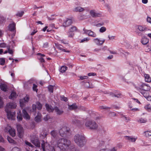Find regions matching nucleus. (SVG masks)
<instances>
[{
  "instance_id": "1",
  "label": "nucleus",
  "mask_w": 151,
  "mask_h": 151,
  "mask_svg": "<svg viewBox=\"0 0 151 151\" xmlns=\"http://www.w3.org/2000/svg\"><path fill=\"white\" fill-rule=\"evenodd\" d=\"M70 141L68 139L61 138L58 140L55 144L53 143L54 151H67L70 147Z\"/></svg>"
},
{
  "instance_id": "2",
  "label": "nucleus",
  "mask_w": 151,
  "mask_h": 151,
  "mask_svg": "<svg viewBox=\"0 0 151 151\" xmlns=\"http://www.w3.org/2000/svg\"><path fill=\"white\" fill-rule=\"evenodd\" d=\"M74 140L75 142L80 147H83L85 143V137L81 135H76L74 137Z\"/></svg>"
},
{
  "instance_id": "3",
  "label": "nucleus",
  "mask_w": 151,
  "mask_h": 151,
  "mask_svg": "<svg viewBox=\"0 0 151 151\" xmlns=\"http://www.w3.org/2000/svg\"><path fill=\"white\" fill-rule=\"evenodd\" d=\"M85 125L89 129L93 130L96 129L98 127V125L94 121H87Z\"/></svg>"
},
{
  "instance_id": "4",
  "label": "nucleus",
  "mask_w": 151,
  "mask_h": 151,
  "mask_svg": "<svg viewBox=\"0 0 151 151\" xmlns=\"http://www.w3.org/2000/svg\"><path fill=\"white\" fill-rule=\"evenodd\" d=\"M30 140L31 142L33 144L36 146L40 147V143L37 136H31Z\"/></svg>"
},
{
  "instance_id": "5",
  "label": "nucleus",
  "mask_w": 151,
  "mask_h": 151,
  "mask_svg": "<svg viewBox=\"0 0 151 151\" xmlns=\"http://www.w3.org/2000/svg\"><path fill=\"white\" fill-rule=\"evenodd\" d=\"M70 129L69 128L66 127H64L61 128L59 130V132L60 135L62 137L64 135L67 134L70 132Z\"/></svg>"
},
{
  "instance_id": "6",
  "label": "nucleus",
  "mask_w": 151,
  "mask_h": 151,
  "mask_svg": "<svg viewBox=\"0 0 151 151\" xmlns=\"http://www.w3.org/2000/svg\"><path fill=\"white\" fill-rule=\"evenodd\" d=\"M151 88L150 86L147 84L145 83H142L140 85L139 87L137 88V89L139 91H140V90L144 91H149L150 90Z\"/></svg>"
},
{
  "instance_id": "7",
  "label": "nucleus",
  "mask_w": 151,
  "mask_h": 151,
  "mask_svg": "<svg viewBox=\"0 0 151 151\" xmlns=\"http://www.w3.org/2000/svg\"><path fill=\"white\" fill-rule=\"evenodd\" d=\"M5 132H9L10 134L12 137L14 136L15 134V129L13 128H11L10 126L8 125L5 127Z\"/></svg>"
},
{
  "instance_id": "8",
  "label": "nucleus",
  "mask_w": 151,
  "mask_h": 151,
  "mask_svg": "<svg viewBox=\"0 0 151 151\" xmlns=\"http://www.w3.org/2000/svg\"><path fill=\"white\" fill-rule=\"evenodd\" d=\"M5 111L6 112L8 118L9 119L14 120V118L15 112L9 111L7 108L5 109Z\"/></svg>"
},
{
  "instance_id": "9",
  "label": "nucleus",
  "mask_w": 151,
  "mask_h": 151,
  "mask_svg": "<svg viewBox=\"0 0 151 151\" xmlns=\"http://www.w3.org/2000/svg\"><path fill=\"white\" fill-rule=\"evenodd\" d=\"M17 128L18 132V136L20 138H22L24 134V130L21 125L18 124L17 125Z\"/></svg>"
},
{
  "instance_id": "10",
  "label": "nucleus",
  "mask_w": 151,
  "mask_h": 151,
  "mask_svg": "<svg viewBox=\"0 0 151 151\" xmlns=\"http://www.w3.org/2000/svg\"><path fill=\"white\" fill-rule=\"evenodd\" d=\"M90 15L93 17H100L101 16V14L100 12H98L95 10H91L90 12Z\"/></svg>"
},
{
  "instance_id": "11",
  "label": "nucleus",
  "mask_w": 151,
  "mask_h": 151,
  "mask_svg": "<svg viewBox=\"0 0 151 151\" xmlns=\"http://www.w3.org/2000/svg\"><path fill=\"white\" fill-rule=\"evenodd\" d=\"M83 30L84 31V33L88 34L89 36L93 37H96V34L91 30H88L83 28Z\"/></svg>"
},
{
  "instance_id": "12",
  "label": "nucleus",
  "mask_w": 151,
  "mask_h": 151,
  "mask_svg": "<svg viewBox=\"0 0 151 151\" xmlns=\"http://www.w3.org/2000/svg\"><path fill=\"white\" fill-rule=\"evenodd\" d=\"M42 105L40 103L38 102L36 103V104H34L32 105V110L33 111H35L36 108L38 110H40L42 108Z\"/></svg>"
},
{
  "instance_id": "13",
  "label": "nucleus",
  "mask_w": 151,
  "mask_h": 151,
  "mask_svg": "<svg viewBox=\"0 0 151 151\" xmlns=\"http://www.w3.org/2000/svg\"><path fill=\"white\" fill-rule=\"evenodd\" d=\"M42 142L41 146L43 151H45V149L49 150V147L50 148L51 147H51H50L49 145L47 142H45L44 140H42Z\"/></svg>"
},
{
  "instance_id": "14",
  "label": "nucleus",
  "mask_w": 151,
  "mask_h": 151,
  "mask_svg": "<svg viewBox=\"0 0 151 151\" xmlns=\"http://www.w3.org/2000/svg\"><path fill=\"white\" fill-rule=\"evenodd\" d=\"M29 100V97L28 96H26L24 98V99H20L19 101L20 104L21 106H22L24 105L25 103L28 102Z\"/></svg>"
},
{
  "instance_id": "15",
  "label": "nucleus",
  "mask_w": 151,
  "mask_h": 151,
  "mask_svg": "<svg viewBox=\"0 0 151 151\" xmlns=\"http://www.w3.org/2000/svg\"><path fill=\"white\" fill-rule=\"evenodd\" d=\"M72 23V21L71 19H67L64 20L63 25L64 27H67L69 26Z\"/></svg>"
},
{
  "instance_id": "16",
  "label": "nucleus",
  "mask_w": 151,
  "mask_h": 151,
  "mask_svg": "<svg viewBox=\"0 0 151 151\" xmlns=\"http://www.w3.org/2000/svg\"><path fill=\"white\" fill-rule=\"evenodd\" d=\"M17 105L14 102H10L6 104L5 109H8L9 108L15 109L16 108Z\"/></svg>"
},
{
  "instance_id": "17",
  "label": "nucleus",
  "mask_w": 151,
  "mask_h": 151,
  "mask_svg": "<svg viewBox=\"0 0 151 151\" xmlns=\"http://www.w3.org/2000/svg\"><path fill=\"white\" fill-rule=\"evenodd\" d=\"M126 139L128 140L129 142H135L137 139V137H134L132 136H126L124 137Z\"/></svg>"
},
{
  "instance_id": "18",
  "label": "nucleus",
  "mask_w": 151,
  "mask_h": 151,
  "mask_svg": "<svg viewBox=\"0 0 151 151\" xmlns=\"http://www.w3.org/2000/svg\"><path fill=\"white\" fill-rule=\"evenodd\" d=\"M30 82L31 83H33V86L32 87V89L34 91H35L36 92H37L38 91V89L37 88V84L35 83H36V81H35L31 80L30 81Z\"/></svg>"
},
{
  "instance_id": "19",
  "label": "nucleus",
  "mask_w": 151,
  "mask_h": 151,
  "mask_svg": "<svg viewBox=\"0 0 151 151\" xmlns=\"http://www.w3.org/2000/svg\"><path fill=\"white\" fill-rule=\"evenodd\" d=\"M94 42L98 45H101L104 42L105 40L104 39L102 40H100L98 38H96L93 40Z\"/></svg>"
},
{
  "instance_id": "20",
  "label": "nucleus",
  "mask_w": 151,
  "mask_h": 151,
  "mask_svg": "<svg viewBox=\"0 0 151 151\" xmlns=\"http://www.w3.org/2000/svg\"><path fill=\"white\" fill-rule=\"evenodd\" d=\"M41 114L39 113H38L37 115L35 117V121L37 122H40L41 121Z\"/></svg>"
},
{
  "instance_id": "21",
  "label": "nucleus",
  "mask_w": 151,
  "mask_h": 151,
  "mask_svg": "<svg viewBox=\"0 0 151 151\" xmlns=\"http://www.w3.org/2000/svg\"><path fill=\"white\" fill-rule=\"evenodd\" d=\"M22 112L23 113V117L24 119H30V116L25 110L23 109Z\"/></svg>"
},
{
  "instance_id": "22",
  "label": "nucleus",
  "mask_w": 151,
  "mask_h": 151,
  "mask_svg": "<svg viewBox=\"0 0 151 151\" xmlns=\"http://www.w3.org/2000/svg\"><path fill=\"white\" fill-rule=\"evenodd\" d=\"M138 29L140 31H144L148 30V28L145 26L139 25L138 27Z\"/></svg>"
},
{
  "instance_id": "23",
  "label": "nucleus",
  "mask_w": 151,
  "mask_h": 151,
  "mask_svg": "<svg viewBox=\"0 0 151 151\" xmlns=\"http://www.w3.org/2000/svg\"><path fill=\"white\" fill-rule=\"evenodd\" d=\"M45 106L47 110L49 112H52L54 110L51 105L48 104H46Z\"/></svg>"
},
{
  "instance_id": "24",
  "label": "nucleus",
  "mask_w": 151,
  "mask_h": 151,
  "mask_svg": "<svg viewBox=\"0 0 151 151\" xmlns=\"http://www.w3.org/2000/svg\"><path fill=\"white\" fill-rule=\"evenodd\" d=\"M148 91H142V90H140V91H139V92L145 98H146L149 96Z\"/></svg>"
},
{
  "instance_id": "25",
  "label": "nucleus",
  "mask_w": 151,
  "mask_h": 151,
  "mask_svg": "<svg viewBox=\"0 0 151 151\" xmlns=\"http://www.w3.org/2000/svg\"><path fill=\"white\" fill-rule=\"evenodd\" d=\"M145 81L147 82H150L151 81V78L148 74H145L144 75Z\"/></svg>"
},
{
  "instance_id": "26",
  "label": "nucleus",
  "mask_w": 151,
  "mask_h": 151,
  "mask_svg": "<svg viewBox=\"0 0 151 151\" xmlns=\"http://www.w3.org/2000/svg\"><path fill=\"white\" fill-rule=\"evenodd\" d=\"M122 96L121 93L119 91H114V97L119 98L121 97Z\"/></svg>"
},
{
  "instance_id": "27",
  "label": "nucleus",
  "mask_w": 151,
  "mask_h": 151,
  "mask_svg": "<svg viewBox=\"0 0 151 151\" xmlns=\"http://www.w3.org/2000/svg\"><path fill=\"white\" fill-rule=\"evenodd\" d=\"M37 55L39 56L38 57V58L41 62H45L44 59L42 57L45 56V55L42 54L41 53H37Z\"/></svg>"
},
{
  "instance_id": "28",
  "label": "nucleus",
  "mask_w": 151,
  "mask_h": 151,
  "mask_svg": "<svg viewBox=\"0 0 151 151\" xmlns=\"http://www.w3.org/2000/svg\"><path fill=\"white\" fill-rule=\"evenodd\" d=\"M0 88L2 90L4 91H7V86L5 84H1L0 85Z\"/></svg>"
},
{
  "instance_id": "29",
  "label": "nucleus",
  "mask_w": 151,
  "mask_h": 151,
  "mask_svg": "<svg viewBox=\"0 0 151 151\" xmlns=\"http://www.w3.org/2000/svg\"><path fill=\"white\" fill-rule=\"evenodd\" d=\"M77 108V106L76 104H73L71 105H68V108L70 110H73L76 109Z\"/></svg>"
},
{
  "instance_id": "30",
  "label": "nucleus",
  "mask_w": 151,
  "mask_h": 151,
  "mask_svg": "<svg viewBox=\"0 0 151 151\" xmlns=\"http://www.w3.org/2000/svg\"><path fill=\"white\" fill-rule=\"evenodd\" d=\"M9 29L10 31H14L15 29V25L14 23H12L9 26Z\"/></svg>"
},
{
  "instance_id": "31",
  "label": "nucleus",
  "mask_w": 151,
  "mask_h": 151,
  "mask_svg": "<svg viewBox=\"0 0 151 151\" xmlns=\"http://www.w3.org/2000/svg\"><path fill=\"white\" fill-rule=\"evenodd\" d=\"M84 10V9L81 6L76 7L74 9V11L76 12H81L83 11Z\"/></svg>"
},
{
  "instance_id": "32",
  "label": "nucleus",
  "mask_w": 151,
  "mask_h": 151,
  "mask_svg": "<svg viewBox=\"0 0 151 151\" xmlns=\"http://www.w3.org/2000/svg\"><path fill=\"white\" fill-rule=\"evenodd\" d=\"M17 96V95L16 93L14 92H12L9 96V98L11 99H14L16 98Z\"/></svg>"
},
{
  "instance_id": "33",
  "label": "nucleus",
  "mask_w": 151,
  "mask_h": 151,
  "mask_svg": "<svg viewBox=\"0 0 151 151\" xmlns=\"http://www.w3.org/2000/svg\"><path fill=\"white\" fill-rule=\"evenodd\" d=\"M149 42L148 39L146 37H144L141 40V42L143 45L147 44Z\"/></svg>"
},
{
  "instance_id": "34",
  "label": "nucleus",
  "mask_w": 151,
  "mask_h": 151,
  "mask_svg": "<svg viewBox=\"0 0 151 151\" xmlns=\"http://www.w3.org/2000/svg\"><path fill=\"white\" fill-rule=\"evenodd\" d=\"M144 108L148 111L151 112V105L150 104H148L145 105Z\"/></svg>"
},
{
  "instance_id": "35",
  "label": "nucleus",
  "mask_w": 151,
  "mask_h": 151,
  "mask_svg": "<svg viewBox=\"0 0 151 151\" xmlns=\"http://www.w3.org/2000/svg\"><path fill=\"white\" fill-rule=\"evenodd\" d=\"M54 110L58 114L60 115L63 113V111L60 110L57 107H55V108Z\"/></svg>"
},
{
  "instance_id": "36",
  "label": "nucleus",
  "mask_w": 151,
  "mask_h": 151,
  "mask_svg": "<svg viewBox=\"0 0 151 151\" xmlns=\"http://www.w3.org/2000/svg\"><path fill=\"white\" fill-rule=\"evenodd\" d=\"M50 134L54 138H55L56 137L58 133L57 131L55 130H53L51 132Z\"/></svg>"
},
{
  "instance_id": "37",
  "label": "nucleus",
  "mask_w": 151,
  "mask_h": 151,
  "mask_svg": "<svg viewBox=\"0 0 151 151\" xmlns=\"http://www.w3.org/2000/svg\"><path fill=\"white\" fill-rule=\"evenodd\" d=\"M77 28L75 26H72L70 28L68 31L73 32H76L77 31Z\"/></svg>"
},
{
  "instance_id": "38",
  "label": "nucleus",
  "mask_w": 151,
  "mask_h": 151,
  "mask_svg": "<svg viewBox=\"0 0 151 151\" xmlns=\"http://www.w3.org/2000/svg\"><path fill=\"white\" fill-rule=\"evenodd\" d=\"M73 122L74 124L78 126L82 124V123L80 121L76 119H75L73 121Z\"/></svg>"
},
{
  "instance_id": "39",
  "label": "nucleus",
  "mask_w": 151,
  "mask_h": 151,
  "mask_svg": "<svg viewBox=\"0 0 151 151\" xmlns=\"http://www.w3.org/2000/svg\"><path fill=\"white\" fill-rule=\"evenodd\" d=\"M67 68V67L65 66H62L60 69V71L62 73H63L66 70Z\"/></svg>"
},
{
  "instance_id": "40",
  "label": "nucleus",
  "mask_w": 151,
  "mask_h": 151,
  "mask_svg": "<svg viewBox=\"0 0 151 151\" xmlns=\"http://www.w3.org/2000/svg\"><path fill=\"white\" fill-rule=\"evenodd\" d=\"M7 139L9 143L14 144H16V142L10 137H8Z\"/></svg>"
},
{
  "instance_id": "41",
  "label": "nucleus",
  "mask_w": 151,
  "mask_h": 151,
  "mask_svg": "<svg viewBox=\"0 0 151 151\" xmlns=\"http://www.w3.org/2000/svg\"><path fill=\"white\" fill-rule=\"evenodd\" d=\"M145 134V136L146 137H148L150 136H151V131H147L144 132Z\"/></svg>"
},
{
  "instance_id": "42",
  "label": "nucleus",
  "mask_w": 151,
  "mask_h": 151,
  "mask_svg": "<svg viewBox=\"0 0 151 151\" xmlns=\"http://www.w3.org/2000/svg\"><path fill=\"white\" fill-rule=\"evenodd\" d=\"M5 61V59L4 58H0V65H4Z\"/></svg>"
},
{
  "instance_id": "43",
  "label": "nucleus",
  "mask_w": 151,
  "mask_h": 151,
  "mask_svg": "<svg viewBox=\"0 0 151 151\" xmlns=\"http://www.w3.org/2000/svg\"><path fill=\"white\" fill-rule=\"evenodd\" d=\"M145 50L146 51H151V44L148 45L146 46Z\"/></svg>"
},
{
  "instance_id": "44",
  "label": "nucleus",
  "mask_w": 151,
  "mask_h": 151,
  "mask_svg": "<svg viewBox=\"0 0 151 151\" xmlns=\"http://www.w3.org/2000/svg\"><path fill=\"white\" fill-rule=\"evenodd\" d=\"M53 88L54 86H53L51 85L49 86H48L49 91L51 93H52L53 92Z\"/></svg>"
},
{
  "instance_id": "45",
  "label": "nucleus",
  "mask_w": 151,
  "mask_h": 151,
  "mask_svg": "<svg viewBox=\"0 0 151 151\" xmlns=\"http://www.w3.org/2000/svg\"><path fill=\"white\" fill-rule=\"evenodd\" d=\"M106 30V28L104 27H101L99 29V32L101 33H103Z\"/></svg>"
},
{
  "instance_id": "46",
  "label": "nucleus",
  "mask_w": 151,
  "mask_h": 151,
  "mask_svg": "<svg viewBox=\"0 0 151 151\" xmlns=\"http://www.w3.org/2000/svg\"><path fill=\"white\" fill-rule=\"evenodd\" d=\"M55 46L58 49L60 50H62L63 48V46L62 45L57 43H55Z\"/></svg>"
},
{
  "instance_id": "47",
  "label": "nucleus",
  "mask_w": 151,
  "mask_h": 151,
  "mask_svg": "<svg viewBox=\"0 0 151 151\" xmlns=\"http://www.w3.org/2000/svg\"><path fill=\"white\" fill-rule=\"evenodd\" d=\"M51 119L50 116L48 115H46L43 118L44 120L45 121H47Z\"/></svg>"
},
{
  "instance_id": "48",
  "label": "nucleus",
  "mask_w": 151,
  "mask_h": 151,
  "mask_svg": "<svg viewBox=\"0 0 151 151\" xmlns=\"http://www.w3.org/2000/svg\"><path fill=\"white\" fill-rule=\"evenodd\" d=\"M100 109H104L105 110H109V109L110 108L108 107H106L105 106H100L99 107Z\"/></svg>"
},
{
  "instance_id": "49",
  "label": "nucleus",
  "mask_w": 151,
  "mask_h": 151,
  "mask_svg": "<svg viewBox=\"0 0 151 151\" xmlns=\"http://www.w3.org/2000/svg\"><path fill=\"white\" fill-rule=\"evenodd\" d=\"M20 112H19V113H18V115L17 116V119L19 121H21L22 119V115L20 114H19V113Z\"/></svg>"
},
{
  "instance_id": "50",
  "label": "nucleus",
  "mask_w": 151,
  "mask_h": 151,
  "mask_svg": "<svg viewBox=\"0 0 151 151\" xmlns=\"http://www.w3.org/2000/svg\"><path fill=\"white\" fill-rule=\"evenodd\" d=\"M67 35L69 37H72L74 35V34L73 33V32H70L69 31L67 32Z\"/></svg>"
},
{
  "instance_id": "51",
  "label": "nucleus",
  "mask_w": 151,
  "mask_h": 151,
  "mask_svg": "<svg viewBox=\"0 0 151 151\" xmlns=\"http://www.w3.org/2000/svg\"><path fill=\"white\" fill-rule=\"evenodd\" d=\"M138 121L141 123H144L146 122L147 120L145 119L141 118L139 119Z\"/></svg>"
},
{
  "instance_id": "52",
  "label": "nucleus",
  "mask_w": 151,
  "mask_h": 151,
  "mask_svg": "<svg viewBox=\"0 0 151 151\" xmlns=\"http://www.w3.org/2000/svg\"><path fill=\"white\" fill-rule=\"evenodd\" d=\"M24 12L23 11H21L20 12H18L17 14V16H18L19 17H22L24 14Z\"/></svg>"
},
{
  "instance_id": "53",
  "label": "nucleus",
  "mask_w": 151,
  "mask_h": 151,
  "mask_svg": "<svg viewBox=\"0 0 151 151\" xmlns=\"http://www.w3.org/2000/svg\"><path fill=\"white\" fill-rule=\"evenodd\" d=\"M7 49L8 50V52L11 54H12L13 53V51L10 49V47H7Z\"/></svg>"
},
{
  "instance_id": "54",
  "label": "nucleus",
  "mask_w": 151,
  "mask_h": 151,
  "mask_svg": "<svg viewBox=\"0 0 151 151\" xmlns=\"http://www.w3.org/2000/svg\"><path fill=\"white\" fill-rule=\"evenodd\" d=\"M25 143L27 145L32 147H33V146L31 144V143L27 141H25Z\"/></svg>"
},
{
  "instance_id": "55",
  "label": "nucleus",
  "mask_w": 151,
  "mask_h": 151,
  "mask_svg": "<svg viewBox=\"0 0 151 151\" xmlns=\"http://www.w3.org/2000/svg\"><path fill=\"white\" fill-rule=\"evenodd\" d=\"M4 102L3 101L2 98L0 97V108L3 106Z\"/></svg>"
},
{
  "instance_id": "56",
  "label": "nucleus",
  "mask_w": 151,
  "mask_h": 151,
  "mask_svg": "<svg viewBox=\"0 0 151 151\" xmlns=\"http://www.w3.org/2000/svg\"><path fill=\"white\" fill-rule=\"evenodd\" d=\"M20 149L17 147H14L12 150V151H20Z\"/></svg>"
},
{
  "instance_id": "57",
  "label": "nucleus",
  "mask_w": 151,
  "mask_h": 151,
  "mask_svg": "<svg viewBox=\"0 0 151 151\" xmlns=\"http://www.w3.org/2000/svg\"><path fill=\"white\" fill-rule=\"evenodd\" d=\"M6 47V45L4 43H0V47L4 48Z\"/></svg>"
},
{
  "instance_id": "58",
  "label": "nucleus",
  "mask_w": 151,
  "mask_h": 151,
  "mask_svg": "<svg viewBox=\"0 0 151 151\" xmlns=\"http://www.w3.org/2000/svg\"><path fill=\"white\" fill-rule=\"evenodd\" d=\"M122 118H123L124 120L126 121L127 122L128 120H130L129 118H127V117H126L124 115L122 116Z\"/></svg>"
},
{
  "instance_id": "59",
  "label": "nucleus",
  "mask_w": 151,
  "mask_h": 151,
  "mask_svg": "<svg viewBox=\"0 0 151 151\" xmlns=\"http://www.w3.org/2000/svg\"><path fill=\"white\" fill-rule=\"evenodd\" d=\"M89 40V39L88 38H85L83 39H82L81 40V42H85V41H88Z\"/></svg>"
},
{
  "instance_id": "60",
  "label": "nucleus",
  "mask_w": 151,
  "mask_h": 151,
  "mask_svg": "<svg viewBox=\"0 0 151 151\" xmlns=\"http://www.w3.org/2000/svg\"><path fill=\"white\" fill-rule=\"evenodd\" d=\"M60 41L61 42L64 44H68V42L65 40H60Z\"/></svg>"
},
{
  "instance_id": "61",
  "label": "nucleus",
  "mask_w": 151,
  "mask_h": 151,
  "mask_svg": "<svg viewBox=\"0 0 151 151\" xmlns=\"http://www.w3.org/2000/svg\"><path fill=\"white\" fill-rule=\"evenodd\" d=\"M80 78L81 80H83L84 79H86L88 78V77L87 76H80Z\"/></svg>"
},
{
  "instance_id": "62",
  "label": "nucleus",
  "mask_w": 151,
  "mask_h": 151,
  "mask_svg": "<svg viewBox=\"0 0 151 151\" xmlns=\"http://www.w3.org/2000/svg\"><path fill=\"white\" fill-rule=\"evenodd\" d=\"M96 75V73H90L88 74V76H94Z\"/></svg>"
},
{
  "instance_id": "63",
  "label": "nucleus",
  "mask_w": 151,
  "mask_h": 151,
  "mask_svg": "<svg viewBox=\"0 0 151 151\" xmlns=\"http://www.w3.org/2000/svg\"><path fill=\"white\" fill-rule=\"evenodd\" d=\"M70 151H79V150L76 148L75 147H73L70 150Z\"/></svg>"
},
{
  "instance_id": "64",
  "label": "nucleus",
  "mask_w": 151,
  "mask_h": 151,
  "mask_svg": "<svg viewBox=\"0 0 151 151\" xmlns=\"http://www.w3.org/2000/svg\"><path fill=\"white\" fill-rule=\"evenodd\" d=\"M100 151H113L112 150H108V149H101Z\"/></svg>"
}]
</instances>
